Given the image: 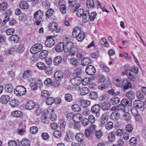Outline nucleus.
<instances>
[{
	"label": "nucleus",
	"mask_w": 146,
	"mask_h": 146,
	"mask_svg": "<svg viewBox=\"0 0 146 146\" xmlns=\"http://www.w3.org/2000/svg\"><path fill=\"white\" fill-rule=\"evenodd\" d=\"M26 92V88L21 85L17 86L14 90L15 94L17 96H22L25 94Z\"/></svg>",
	"instance_id": "nucleus-1"
},
{
	"label": "nucleus",
	"mask_w": 146,
	"mask_h": 146,
	"mask_svg": "<svg viewBox=\"0 0 146 146\" xmlns=\"http://www.w3.org/2000/svg\"><path fill=\"white\" fill-rule=\"evenodd\" d=\"M48 28L50 31H55L56 33L59 32L60 30V28L58 27L57 23L54 22H52L48 25Z\"/></svg>",
	"instance_id": "nucleus-3"
},
{
	"label": "nucleus",
	"mask_w": 146,
	"mask_h": 146,
	"mask_svg": "<svg viewBox=\"0 0 146 146\" xmlns=\"http://www.w3.org/2000/svg\"><path fill=\"white\" fill-rule=\"evenodd\" d=\"M19 104L18 100L15 99L11 100L9 102L10 105L13 108L17 107Z\"/></svg>",
	"instance_id": "nucleus-30"
},
{
	"label": "nucleus",
	"mask_w": 146,
	"mask_h": 146,
	"mask_svg": "<svg viewBox=\"0 0 146 146\" xmlns=\"http://www.w3.org/2000/svg\"><path fill=\"white\" fill-rule=\"evenodd\" d=\"M113 126V124L111 122H108L107 123L105 127L106 129L109 130L111 129Z\"/></svg>",
	"instance_id": "nucleus-51"
},
{
	"label": "nucleus",
	"mask_w": 146,
	"mask_h": 146,
	"mask_svg": "<svg viewBox=\"0 0 146 146\" xmlns=\"http://www.w3.org/2000/svg\"><path fill=\"white\" fill-rule=\"evenodd\" d=\"M91 59L87 57L83 59V66L87 65L91 62Z\"/></svg>",
	"instance_id": "nucleus-44"
},
{
	"label": "nucleus",
	"mask_w": 146,
	"mask_h": 146,
	"mask_svg": "<svg viewBox=\"0 0 146 146\" xmlns=\"http://www.w3.org/2000/svg\"><path fill=\"white\" fill-rule=\"evenodd\" d=\"M10 41H13L16 43H17L19 40V37L16 35H13L10 36L9 38Z\"/></svg>",
	"instance_id": "nucleus-33"
},
{
	"label": "nucleus",
	"mask_w": 146,
	"mask_h": 146,
	"mask_svg": "<svg viewBox=\"0 0 146 146\" xmlns=\"http://www.w3.org/2000/svg\"><path fill=\"white\" fill-rule=\"evenodd\" d=\"M43 13L42 11L39 10L36 12L34 15V17L36 20H42Z\"/></svg>",
	"instance_id": "nucleus-16"
},
{
	"label": "nucleus",
	"mask_w": 146,
	"mask_h": 146,
	"mask_svg": "<svg viewBox=\"0 0 146 146\" xmlns=\"http://www.w3.org/2000/svg\"><path fill=\"white\" fill-rule=\"evenodd\" d=\"M44 70L46 73L48 75H51L53 72V69L50 66H46Z\"/></svg>",
	"instance_id": "nucleus-36"
},
{
	"label": "nucleus",
	"mask_w": 146,
	"mask_h": 146,
	"mask_svg": "<svg viewBox=\"0 0 146 146\" xmlns=\"http://www.w3.org/2000/svg\"><path fill=\"white\" fill-rule=\"evenodd\" d=\"M54 12L53 10L51 9L50 8L46 11V17L49 18L52 16Z\"/></svg>",
	"instance_id": "nucleus-47"
},
{
	"label": "nucleus",
	"mask_w": 146,
	"mask_h": 146,
	"mask_svg": "<svg viewBox=\"0 0 146 146\" xmlns=\"http://www.w3.org/2000/svg\"><path fill=\"white\" fill-rule=\"evenodd\" d=\"M35 105V103L32 100L28 102L25 106L26 108L30 110L34 108Z\"/></svg>",
	"instance_id": "nucleus-13"
},
{
	"label": "nucleus",
	"mask_w": 146,
	"mask_h": 146,
	"mask_svg": "<svg viewBox=\"0 0 146 146\" xmlns=\"http://www.w3.org/2000/svg\"><path fill=\"white\" fill-rule=\"evenodd\" d=\"M50 118L52 121H54L56 119V114L53 112V110H52L50 113Z\"/></svg>",
	"instance_id": "nucleus-59"
},
{
	"label": "nucleus",
	"mask_w": 146,
	"mask_h": 146,
	"mask_svg": "<svg viewBox=\"0 0 146 146\" xmlns=\"http://www.w3.org/2000/svg\"><path fill=\"white\" fill-rule=\"evenodd\" d=\"M19 143H21L22 146H30L31 145V142L27 139L24 138L21 142L19 141Z\"/></svg>",
	"instance_id": "nucleus-27"
},
{
	"label": "nucleus",
	"mask_w": 146,
	"mask_h": 146,
	"mask_svg": "<svg viewBox=\"0 0 146 146\" xmlns=\"http://www.w3.org/2000/svg\"><path fill=\"white\" fill-rule=\"evenodd\" d=\"M125 72H123L122 74L123 76L126 74L129 80L132 82H133L135 81V78L133 75L131 73L127 71V69H125Z\"/></svg>",
	"instance_id": "nucleus-12"
},
{
	"label": "nucleus",
	"mask_w": 146,
	"mask_h": 146,
	"mask_svg": "<svg viewBox=\"0 0 146 146\" xmlns=\"http://www.w3.org/2000/svg\"><path fill=\"white\" fill-rule=\"evenodd\" d=\"M42 48V45L40 44L36 43L33 45L30 49L31 52L34 54L41 51Z\"/></svg>",
	"instance_id": "nucleus-2"
},
{
	"label": "nucleus",
	"mask_w": 146,
	"mask_h": 146,
	"mask_svg": "<svg viewBox=\"0 0 146 146\" xmlns=\"http://www.w3.org/2000/svg\"><path fill=\"white\" fill-rule=\"evenodd\" d=\"M123 80L121 81L118 79H117L115 81V83L117 86L119 87H122L123 86Z\"/></svg>",
	"instance_id": "nucleus-48"
},
{
	"label": "nucleus",
	"mask_w": 146,
	"mask_h": 146,
	"mask_svg": "<svg viewBox=\"0 0 146 146\" xmlns=\"http://www.w3.org/2000/svg\"><path fill=\"white\" fill-rule=\"evenodd\" d=\"M108 139L111 142H113L115 140V137L113 132H111L108 134Z\"/></svg>",
	"instance_id": "nucleus-45"
},
{
	"label": "nucleus",
	"mask_w": 146,
	"mask_h": 146,
	"mask_svg": "<svg viewBox=\"0 0 146 146\" xmlns=\"http://www.w3.org/2000/svg\"><path fill=\"white\" fill-rule=\"evenodd\" d=\"M38 128L35 126L31 127L30 128V131L31 133L33 134H35L38 131Z\"/></svg>",
	"instance_id": "nucleus-53"
},
{
	"label": "nucleus",
	"mask_w": 146,
	"mask_h": 146,
	"mask_svg": "<svg viewBox=\"0 0 146 146\" xmlns=\"http://www.w3.org/2000/svg\"><path fill=\"white\" fill-rule=\"evenodd\" d=\"M95 136L96 138L97 139H100L103 136V133L102 130H100L96 131L95 132Z\"/></svg>",
	"instance_id": "nucleus-40"
},
{
	"label": "nucleus",
	"mask_w": 146,
	"mask_h": 146,
	"mask_svg": "<svg viewBox=\"0 0 146 146\" xmlns=\"http://www.w3.org/2000/svg\"><path fill=\"white\" fill-rule=\"evenodd\" d=\"M90 19V15L89 11H88L83 12V21L87 23Z\"/></svg>",
	"instance_id": "nucleus-11"
},
{
	"label": "nucleus",
	"mask_w": 146,
	"mask_h": 146,
	"mask_svg": "<svg viewBox=\"0 0 146 146\" xmlns=\"http://www.w3.org/2000/svg\"><path fill=\"white\" fill-rule=\"evenodd\" d=\"M120 101L119 98L116 96L112 97L111 99V102L114 105H116Z\"/></svg>",
	"instance_id": "nucleus-38"
},
{
	"label": "nucleus",
	"mask_w": 146,
	"mask_h": 146,
	"mask_svg": "<svg viewBox=\"0 0 146 146\" xmlns=\"http://www.w3.org/2000/svg\"><path fill=\"white\" fill-rule=\"evenodd\" d=\"M126 97L132 100L135 99V93L132 90H130L126 93Z\"/></svg>",
	"instance_id": "nucleus-20"
},
{
	"label": "nucleus",
	"mask_w": 146,
	"mask_h": 146,
	"mask_svg": "<svg viewBox=\"0 0 146 146\" xmlns=\"http://www.w3.org/2000/svg\"><path fill=\"white\" fill-rule=\"evenodd\" d=\"M75 138L79 144L82 145V133H77L75 136Z\"/></svg>",
	"instance_id": "nucleus-32"
},
{
	"label": "nucleus",
	"mask_w": 146,
	"mask_h": 146,
	"mask_svg": "<svg viewBox=\"0 0 146 146\" xmlns=\"http://www.w3.org/2000/svg\"><path fill=\"white\" fill-rule=\"evenodd\" d=\"M53 134L55 137L57 138H60L62 136L61 132L58 130H56L54 131Z\"/></svg>",
	"instance_id": "nucleus-62"
},
{
	"label": "nucleus",
	"mask_w": 146,
	"mask_h": 146,
	"mask_svg": "<svg viewBox=\"0 0 146 146\" xmlns=\"http://www.w3.org/2000/svg\"><path fill=\"white\" fill-rule=\"evenodd\" d=\"M8 7L7 3L3 2L1 4H0V10L3 11L6 9Z\"/></svg>",
	"instance_id": "nucleus-52"
},
{
	"label": "nucleus",
	"mask_w": 146,
	"mask_h": 146,
	"mask_svg": "<svg viewBox=\"0 0 146 146\" xmlns=\"http://www.w3.org/2000/svg\"><path fill=\"white\" fill-rule=\"evenodd\" d=\"M15 30L13 28L8 29L6 31V34L8 35H13L15 32Z\"/></svg>",
	"instance_id": "nucleus-61"
},
{
	"label": "nucleus",
	"mask_w": 146,
	"mask_h": 146,
	"mask_svg": "<svg viewBox=\"0 0 146 146\" xmlns=\"http://www.w3.org/2000/svg\"><path fill=\"white\" fill-rule=\"evenodd\" d=\"M108 93L111 95H117L119 94L120 92L119 91H117L116 92L114 91L113 89H111L108 91Z\"/></svg>",
	"instance_id": "nucleus-54"
},
{
	"label": "nucleus",
	"mask_w": 146,
	"mask_h": 146,
	"mask_svg": "<svg viewBox=\"0 0 146 146\" xmlns=\"http://www.w3.org/2000/svg\"><path fill=\"white\" fill-rule=\"evenodd\" d=\"M64 42H60L58 44L57 46L55 48L56 51L59 52L64 50Z\"/></svg>",
	"instance_id": "nucleus-29"
},
{
	"label": "nucleus",
	"mask_w": 146,
	"mask_h": 146,
	"mask_svg": "<svg viewBox=\"0 0 146 146\" xmlns=\"http://www.w3.org/2000/svg\"><path fill=\"white\" fill-rule=\"evenodd\" d=\"M8 145L9 146H17V144L14 140L9 141L8 143Z\"/></svg>",
	"instance_id": "nucleus-64"
},
{
	"label": "nucleus",
	"mask_w": 146,
	"mask_h": 146,
	"mask_svg": "<svg viewBox=\"0 0 146 146\" xmlns=\"http://www.w3.org/2000/svg\"><path fill=\"white\" fill-rule=\"evenodd\" d=\"M96 72L95 68L92 65H89L87 66L85 69L86 73L90 75H94Z\"/></svg>",
	"instance_id": "nucleus-4"
},
{
	"label": "nucleus",
	"mask_w": 146,
	"mask_h": 146,
	"mask_svg": "<svg viewBox=\"0 0 146 146\" xmlns=\"http://www.w3.org/2000/svg\"><path fill=\"white\" fill-rule=\"evenodd\" d=\"M33 74V72L31 70H27L24 72L23 78L24 79H26L31 78Z\"/></svg>",
	"instance_id": "nucleus-22"
},
{
	"label": "nucleus",
	"mask_w": 146,
	"mask_h": 146,
	"mask_svg": "<svg viewBox=\"0 0 146 146\" xmlns=\"http://www.w3.org/2000/svg\"><path fill=\"white\" fill-rule=\"evenodd\" d=\"M123 88L124 90H127L132 87V84L128 80L125 79L123 80Z\"/></svg>",
	"instance_id": "nucleus-9"
},
{
	"label": "nucleus",
	"mask_w": 146,
	"mask_h": 146,
	"mask_svg": "<svg viewBox=\"0 0 146 146\" xmlns=\"http://www.w3.org/2000/svg\"><path fill=\"white\" fill-rule=\"evenodd\" d=\"M54 77L56 79L58 80V79H61L63 78V74L61 71H57L55 73Z\"/></svg>",
	"instance_id": "nucleus-35"
},
{
	"label": "nucleus",
	"mask_w": 146,
	"mask_h": 146,
	"mask_svg": "<svg viewBox=\"0 0 146 146\" xmlns=\"http://www.w3.org/2000/svg\"><path fill=\"white\" fill-rule=\"evenodd\" d=\"M69 60L70 63L72 65L75 66L76 67L78 66L79 62L78 60L76 58H72L68 59Z\"/></svg>",
	"instance_id": "nucleus-26"
},
{
	"label": "nucleus",
	"mask_w": 146,
	"mask_h": 146,
	"mask_svg": "<svg viewBox=\"0 0 146 146\" xmlns=\"http://www.w3.org/2000/svg\"><path fill=\"white\" fill-rule=\"evenodd\" d=\"M123 110L124 112V110H127L126 109V107H125L121 104L117 106H113L111 109V111L119 110Z\"/></svg>",
	"instance_id": "nucleus-19"
},
{
	"label": "nucleus",
	"mask_w": 146,
	"mask_h": 146,
	"mask_svg": "<svg viewBox=\"0 0 146 146\" xmlns=\"http://www.w3.org/2000/svg\"><path fill=\"white\" fill-rule=\"evenodd\" d=\"M55 43V41L52 38V36H49L47 37V39L45 41V44L46 46L51 47L54 46Z\"/></svg>",
	"instance_id": "nucleus-6"
},
{
	"label": "nucleus",
	"mask_w": 146,
	"mask_h": 146,
	"mask_svg": "<svg viewBox=\"0 0 146 146\" xmlns=\"http://www.w3.org/2000/svg\"><path fill=\"white\" fill-rule=\"evenodd\" d=\"M41 96L43 98H48V97L49 96V93L46 90H43L41 93Z\"/></svg>",
	"instance_id": "nucleus-56"
},
{
	"label": "nucleus",
	"mask_w": 146,
	"mask_h": 146,
	"mask_svg": "<svg viewBox=\"0 0 146 146\" xmlns=\"http://www.w3.org/2000/svg\"><path fill=\"white\" fill-rule=\"evenodd\" d=\"M41 119L43 123H48V119L46 115H42L41 117Z\"/></svg>",
	"instance_id": "nucleus-63"
},
{
	"label": "nucleus",
	"mask_w": 146,
	"mask_h": 146,
	"mask_svg": "<svg viewBox=\"0 0 146 146\" xmlns=\"http://www.w3.org/2000/svg\"><path fill=\"white\" fill-rule=\"evenodd\" d=\"M100 107L98 105H95L93 106L92 108L91 111L94 113L96 117H98L100 116Z\"/></svg>",
	"instance_id": "nucleus-5"
},
{
	"label": "nucleus",
	"mask_w": 146,
	"mask_h": 146,
	"mask_svg": "<svg viewBox=\"0 0 146 146\" xmlns=\"http://www.w3.org/2000/svg\"><path fill=\"white\" fill-rule=\"evenodd\" d=\"M72 109L73 111H74L78 112L81 110L80 106L77 104L73 105L72 106Z\"/></svg>",
	"instance_id": "nucleus-41"
},
{
	"label": "nucleus",
	"mask_w": 146,
	"mask_h": 146,
	"mask_svg": "<svg viewBox=\"0 0 146 146\" xmlns=\"http://www.w3.org/2000/svg\"><path fill=\"white\" fill-rule=\"evenodd\" d=\"M120 116L119 114L116 111H113L110 115L111 119L114 120L118 119L120 117Z\"/></svg>",
	"instance_id": "nucleus-17"
},
{
	"label": "nucleus",
	"mask_w": 146,
	"mask_h": 146,
	"mask_svg": "<svg viewBox=\"0 0 146 146\" xmlns=\"http://www.w3.org/2000/svg\"><path fill=\"white\" fill-rule=\"evenodd\" d=\"M5 90L6 92L11 93L13 90V87L11 84H8L5 86Z\"/></svg>",
	"instance_id": "nucleus-28"
},
{
	"label": "nucleus",
	"mask_w": 146,
	"mask_h": 146,
	"mask_svg": "<svg viewBox=\"0 0 146 146\" xmlns=\"http://www.w3.org/2000/svg\"><path fill=\"white\" fill-rule=\"evenodd\" d=\"M82 120V115L80 113L74 115L73 120L76 122L79 123Z\"/></svg>",
	"instance_id": "nucleus-18"
},
{
	"label": "nucleus",
	"mask_w": 146,
	"mask_h": 146,
	"mask_svg": "<svg viewBox=\"0 0 146 146\" xmlns=\"http://www.w3.org/2000/svg\"><path fill=\"white\" fill-rule=\"evenodd\" d=\"M132 100H127L125 99H123L121 102V104L124 106L125 107H126V109H128L129 107H130L132 104Z\"/></svg>",
	"instance_id": "nucleus-10"
},
{
	"label": "nucleus",
	"mask_w": 146,
	"mask_h": 146,
	"mask_svg": "<svg viewBox=\"0 0 146 146\" xmlns=\"http://www.w3.org/2000/svg\"><path fill=\"white\" fill-rule=\"evenodd\" d=\"M24 49V45L22 44H21L19 45L16 52L18 53H21L23 52Z\"/></svg>",
	"instance_id": "nucleus-42"
},
{
	"label": "nucleus",
	"mask_w": 146,
	"mask_h": 146,
	"mask_svg": "<svg viewBox=\"0 0 146 146\" xmlns=\"http://www.w3.org/2000/svg\"><path fill=\"white\" fill-rule=\"evenodd\" d=\"M62 58L60 56H58L55 57L53 62L54 64L56 66H58L61 63L62 61Z\"/></svg>",
	"instance_id": "nucleus-31"
},
{
	"label": "nucleus",
	"mask_w": 146,
	"mask_h": 146,
	"mask_svg": "<svg viewBox=\"0 0 146 146\" xmlns=\"http://www.w3.org/2000/svg\"><path fill=\"white\" fill-rule=\"evenodd\" d=\"M71 82L73 85L79 86L82 82V78L80 77H76L72 79Z\"/></svg>",
	"instance_id": "nucleus-7"
},
{
	"label": "nucleus",
	"mask_w": 146,
	"mask_h": 146,
	"mask_svg": "<svg viewBox=\"0 0 146 146\" xmlns=\"http://www.w3.org/2000/svg\"><path fill=\"white\" fill-rule=\"evenodd\" d=\"M48 54V52L46 50H43L41 52L39 55V57L41 59H45Z\"/></svg>",
	"instance_id": "nucleus-37"
},
{
	"label": "nucleus",
	"mask_w": 146,
	"mask_h": 146,
	"mask_svg": "<svg viewBox=\"0 0 146 146\" xmlns=\"http://www.w3.org/2000/svg\"><path fill=\"white\" fill-rule=\"evenodd\" d=\"M81 30L78 27L75 28L72 32V36L74 38H76L77 35V34H78L81 32Z\"/></svg>",
	"instance_id": "nucleus-39"
},
{
	"label": "nucleus",
	"mask_w": 146,
	"mask_h": 146,
	"mask_svg": "<svg viewBox=\"0 0 146 146\" xmlns=\"http://www.w3.org/2000/svg\"><path fill=\"white\" fill-rule=\"evenodd\" d=\"M50 4L48 1H45L42 3V7L44 8L47 9L50 7Z\"/></svg>",
	"instance_id": "nucleus-60"
},
{
	"label": "nucleus",
	"mask_w": 146,
	"mask_h": 146,
	"mask_svg": "<svg viewBox=\"0 0 146 146\" xmlns=\"http://www.w3.org/2000/svg\"><path fill=\"white\" fill-rule=\"evenodd\" d=\"M65 100L67 102H70L72 100V95L69 93H68L65 95Z\"/></svg>",
	"instance_id": "nucleus-57"
},
{
	"label": "nucleus",
	"mask_w": 146,
	"mask_h": 146,
	"mask_svg": "<svg viewBox=\"0 0 146 146\" xmlns=\"http://www.w3.org/2000/svg\"><path fill=\"white\" fill-rule=\"evenodd\" d=\"M36 66L39 69L41 70L44 69L46 66V65L42 62H38L36 64Z\"/></svg>",
	"instance_id": "nucleus-43"
},
{
	"label": "nucleus",
	"mask_w": 146,
	"mask_h": 146,
	"mask_svg": "<svg viewBox=\"0 0 146 146\" xmlns=\"http://www.w3.org/2000/svg\"><path fill=\"white\" fill-rule=\"evenodd\" d=\"M23 112L19 110H15L13 111L11 113V115L14 117H22L23 115Z\"/></svg>",
	"instance_id": "nucleus-21"
},
{
	"label": "nucleus",
	"mask_w": 146,
	"mask_h": 146,
	"mask_svg": "<svg viewBox=\"0 0 146 146\" xmlns=\"http://www.w3.org/2000/svg\"><path fill=\"white\" fill-rule=\"evenodd\" d=\"M19 6L21 9H27L29 7V5L27 1H22L19 3Z\"/></svg>",
	"instance_id": "nucleus-23"
},
{
	"label": "nucleus",
	"mask_w": 146,
	"mask_h": 146,
	"mask_svg": "<svg viewBox=\"0 0 146 146\" xmlns=\"http://www.w3.org/2000/svg\"><path fill=\"white\" fill-rule=\"evenodd\" d=\"M79 7V6L78 5H77L76 7V9L77 8L76 11V15L78 17H81L82 16V9L80 8L78 9Z\"/></svg>",
	"instance_id": "nucleus-49"
},
{
	"label": "nucleus",
	"mask_w": 146,
	"mask_h": 146,
	"mask_svg": "<svg viewBox=\"0 0 146 146\" xmlns=\"http://www.w3.org/2000/svg\"><path fill=\"white\" fill-rule=\"evenodd\" d=\"M44 84L47 86L52 85V79L50 78L46 79L44 82Z\"/></svg>",
	"instance_id": "nucleus-55"
},
{
	"label": "nucleus",
	"mask_w": 146,
	"mask_h": 146,
	"mask_svg": "<svg viewBox=\"0 0 146 146\" xmlns=\"http://www.w3.org/2000/svg\"><path fill=\"white\" fill-rule=\"evenodd\" d=\"M60 11L62 14H65L66 13V7L65 5H62L60 7Z\"/></svg>",
	"instance_id": "nucleus-58"
},
{
	"label": "nucleus",
	"mask_w": 146,
	"mask_h": 146,
	"mask_svg": "<svg viewBox=\"0 0 146 146\" xmlns=\"http://www.w3.org/2000/svg\"><path fill=\"white\" fill-rule=\"evenodd\" d=\"M86 4L88 8H93L95 6V4L93 0H88L86 2Z\"/></svg>",
	"instance_id": "nucleus-46"
},
{
	"label": "nucleus",
	"mask_w": 146,
	"mask_h": 146,
	"mask_svg": "<svg viewBox=\"0 0 146 146\" xmlns=\"http://www.w3.org/2000/svg\"><path fill=\"white\" fill-rule=\"evenodd\" d=\"M129 111V109L124 110V112L125 113L124 114L123 116L125 120L126 121H130L131 119V116L130 114L128 113Z\"/></svg>",
	"instance_id": "nucleus-15"
},
{
	"label": "nucleus",
	"mask_w": 146,
	"mask_h": 146,
	"mask_svg": "<svg viewBox=\"0 0 146 146\" xmlns=\"http://www.w3.org/2000/svg\"><path fill=\"white\" fill-rule=\"evenodd\" d=\"M57 99H54L52 97L48 98L46 100V104L48 105H51L56 101Z\"/></svg>",
	"instance_id": "nucleus-34"
},
{
	"label": "nucleus",
	"mask_w": 146,
	"mask_h": 146,
	"mask_svg": "<svg viewBox=\"0 0 146 146\" xmlns=\"http://www.w3.org/2000/svg\"><path fill=\"white\" fill-rule=\"evenodd\" d=\"M10 97L7 95H5L2 96L1 98V102L3 104L7 103L9 101Z\"/></svg>",
	"instance_id": "nucleus-25"
},
{
	"label": "nucleus",
	"mask_w": 146,
	"mask_h": 146,
	"mask_svg": "<svg viewBox=\"0 0 146 146\" xmlns=\"http://www.w3.org/2000/svg\"><path fill=\"white\" fill-rule=\"evenodd\" d=\"M90 98L93 100H96L98 97V94L97 93L95 92H92L90 94Z\"/></svg>",
	"instance_id": "nucleus-50"
},
{
	"label": "nucleus",
	"mask_w": 146,
	"mask_h": 146,
	"mask_svg": "<svg viewBox=\"0 0 146 146\" xmlns=\"http://www.w3.org/2000/svg\"><path fill=\"white\" fill-rule=\"evenodd\" d=\"M100 44L101 46L106 47H109V44L105 37H103L100 40Z\"/></svg>",
	"instance_id": "nucleus-24"
},
{
	"label": "nucleus",
	"mask_w": 146,
	"mask_h": 146,
	"mask_svg": "<svg viewBox=\"0 0 146 146\" xmlns=\"http://www.w3.org/2000/svg\"><path fill=\"white\" fill-rule=\"evenodd\" d=\"M108 119V115L106 114H103L101 117L100 125L102 127L105 125Z\"/></svg>",
	"instance_id": "nucleus-14"
},
{
	"label": "nucleus",
	"mask_w": 146,
	"mask_h": 146,
	"mask_svg": "<svg viewBox=\"0 0 146 146\" xmlns=\"http://www.w3.org/2000/svg\"><path fill=\"white\" fill-rule=\"evenodd\" d=\"M74 44L72 42H69L64 44V51L66 52H67L73 48Z\"/></svg>",
	"instance_id": "nucleus-8"
}]
</instances>
